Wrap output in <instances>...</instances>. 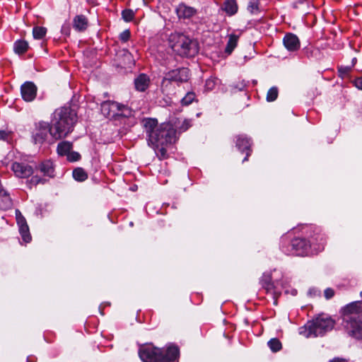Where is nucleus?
I'll list each match as a JSON object with an SVG mask.
<instances>
[{
	"label": "nucleus",
	"instance_id": "29",
	"mask_svg": "<svg viewBox=\"0 0 362 362\" xmlns=\"http://www.w3.org/2000/svg\"><path fill=\"white\" fill-rule=\"evenodd\" d=\"M259 0H250L247 5V10L251 13H255L259 12Z\"/></svg>",
	"mask_w": 362,
	"mask_h": 362
},
{
	"label": "nucleus",
	"instance_id": "35",
	"mask_svg": "<svg viewBox=\"0 0 362 362\" xmlns=\"http://www.w3.org/2000/svg\"><path fill=\"white\" fill-rule=\"evenodd\" d=\"M67 160L70 162H75L81 158V155L76 151H70L67 155Z\"/></svg>",
	"mask_w": 362,
	"mask_h": 362
},
{
	"label": "nucleus",
	"instance_id": "31",
	"mask_svg": "<svg viewBox=\"0 0 362 362\" xmlns=\"http://www.w3.org/2000/svg\"><path fill=\"white\" fill-rule=\"evenodd\" d=\"M195 99V94L192 92L187 93L185 96L181 100L182 105H189Z\"/></svg>",
	"mask_w": 362,
	"mask_h": 362
},
{
	"label": "nucleus",
	"instance_id": "20",
	"mask_svg": "<svg viewBox=\"0 0 362 362\" xmlns=\"http://www.w3.org/2000/svg\"><path fill=\"white\" fill-rule=\"evenodd\" d=\"M149 84H150V78L145 74H141L139 75L134 79L135 88L139 91H141V92L145 91L149 86Z\"/></svg>",
	"mask_w": 362,
	"mask_h": 362
},
{
	"label": "nucleus",
	"instance_id": "19",
	"mask_svg": "<svg viewBox=\"0 0 362 362\" xmlns=\"http://www.w3.org/2000/svg\"><path fill=\"white\" fill-rule=\"evenodd\" d=\"M88 25V21L84 15H77L73 19V27L78 32L85 31Z\"/></svg>",
	"mask_w": 362,
	"mask_h": 362
},
{
	"label": "nucleus",
	"instance_id": "3",
	"mask_svg": "<svg viewBox=\"0 0 362 362\" xmlns=\"http://www.w3.org/2000/svg\"><path fill=\"white\" fill-rule=\"evenodd\" d=\"M343 326L349 336L362 339V301L351 303L344 308Z\"/></svg>",
	"mask_w": 362,
	"mask_h": 362
},
{
	"label": "nucleus",
	"instance_id": "23",
	"mask_svg": "<svg viewBox=\"0 0 362 362\" xmlns=\"http://www.w3.org/2000/svg\"><path fill=\"white\" fill-rule=\"evenodd\" d=\"M240 35L232 33L228 35V41L225 48V52L230 54L238 45Z\"/></svg>",
	"mask_w": 362,
	"mask_h": 362
},
{
	"label": "nucleus",
	"instance_id": "18",
	"mask_svg": "<svg viewBox=\"0 0 362 362\" xmlns=\"http://www.w3.org/2000/svg\"><path fill=\"white\" fill-rule=\"evenodd\" d=\"M251 143L249 139L244 136H238L236 141V146L241 151H246V156L243 159V162L248 160V157L251 154L250 149Z\"/></svg>",
	"mask_w": 362,
	"mask_h": 362
},
{
	"label": "nucleus",
	"instance_id": "33",
	"mask_svg": "<svg viewBox=\"0 0 362 362\" xmlns=\"http://www.w3.org/2000/svg\"><path fill=\"white\" fill-rule=\"evenodd\" d=\"M12 134L11 131L0 130V140L9 142L12 139Z\"/></svg>",
	"mask_w": 362,
	"mask_h": 362
},
{
	"label": "nucleus",
	"instance_id": "32",
	"mask_svg": "<svg viewBox=\"0 0 362 362\" xmlns=\"http://www.w3.org/2000/svg\"><path fill=\"white\" fill-rule=\"evenodd\" d=\"M122 16L126 22H129L134 18V13L131 9H125L122 12Z\"/></svg>",
	"mask_w": 362,
	"mask_h": 362
},
{
	"label": "nucleus",
	"instance_id": "6",
	"mask_svg": "<svg viewBox=\"0 0 362 362\" xmlns=\"http://www.w3.org/2000/svg\"><path fill=\"white\" fill-rule=\"evenodd\" d=\"M168 43L173 51L180 57H191L198 52L197 42L181 33H171Z\"/></svg>",
	"mask_w": 362,
	"mask_h": 362
},
{
	"label": "nucleus",
	"instance_id": "1",
	"mask_svg": "<svg viewBox=\"0 0 362 362\" xmlns=\"http://www.w3.org/2000/svg\"><path fill=\"white\" fill-rule=\"evenodd\" d=\"M143 126L147 136L148 144L159 148L176 140V130L170 123L158 124L156 119L147 118L143 120Z\"/></svg>",
	"mask_w": 362,
	"mask_h": 362
},
{
	"label": "nucleus",
	"instance_id": "41",
	"mask_svg": "<svg viewBox=\"0 0 362 362\" xmlns=\"http://www.w3.org/2000/svg\"><path fill=\"white\" fill-rule=\"evenodd\" d=\"M324 294H325V297L327 299H330L331 298H332L334 296V291L332 288H327L325 290Z\"/></svg>",
	"mask_w": 362,
	"mask_h": 362
},
{
	"label": "nucleus",
	"instance_id": "25",
	"mask_svg": "<svg viewBox=\"0 0 362 362\" xmlns=\"http://www.w3.org/2000/svg\"><path fill=\"white\" fill-rule=\"evenodd\" d=\"M28 47V42L23 40H17L13 45V50L18 54H24Z\"/></svg>",
	"mask_w": 362,
	"mask_h": 362
},
{
	"label": "nucleus",
	"instance_id": "17",
	"mask_svg": "<svg viewBox=\"0 0 362 362\" xmlns=\"http://www.w3.org/2000/svg\"><path fill=\"white\" fill-rule=\"evenodd\" d=\"M176 13L179 18H189L193 16L196 13L197 10L189 6L185 3H180L175 8Z\"/></svg>",
	"mask_w": 362,
	"mask_h": 362
},
{
	"label": "nucleus",
	"instance_id": "12",
	"mask_svg": "<svg viewBox=\"0 0 362 362\" xmlns=\"http://www.w3.org/2000/svg\"><path fill=\"white\" fill-rule=\"evenodd\" d=\"M16 218L19 228V233L21 238L25 243H28L32 240L29 227L25 217L21 214L19 210L16 211Z\"/></svg>",
	"mask_w": 362,
	"mask_h": 362
},
{
	"label": "nucleus",
	"instance_id": "46",
	"mask_svg": "<svg viewBox=\"0 0 362 362\" xmlns=\"http://www.w3.org/2000/svg\"><path fill=\"white\" fill-rule=\"evenodd\" d=\"M356 61H357L356 58L354 57L352 59V64L350 66H351V68L355 65V64L356 63Z\"/></svg>",
	"mask_w": 362,
	"mask_h": 362
},
{
	"label": "nucleus",
	"instance_id": "40",
	"mask_svg": "<svg viewBox=\"0 0 362 362\" xmlns=\"http://www.w3.org/2000/svg\"><path fill=\"white\" fill-rule=\"evenodd\" d=\"M192 126L190 119H185L182 124L179 127L180 132H185Z\"/></svg>",
	"mask_w": 362,
	"mask_h": 362
},
{
	"label": "nucleus",
	"instance_id": "30",
	"mask_svg": "<svg viewBox=\"0 0 362 362\" xmlns=\"http://www.w3.org/2000/svg\"><path fill=\"white\" fill-rule=\"evenodd\" d=\"M278 88L276 87H272L269 89L267 94V100L268 102L274 101L278 97Z\"/></svg>",
	"mask_w": 362,
	"mask_h": 362
},
{
	"label": "nucleus",
	"instance_id": "13",
	"mask_svg": "<svg viewBox=\"0 0 362 362\" xmlns=\"http://www.w3.org/2000/svg\"><path fill=\"white\" fill-rule=\"evenodd\" d=\"M260 283L262 286L268 293H272L274 295L280 293V284L279 281L274 282L272 280V277L269 273L264 274Z\"/></svg>",
	"mask_w": 362,
	"mask_h": 362
},
{
	"label": "nucleus",
	"instance_id": "44",
	"mask_svg": "<svg viewBox=\"0 0 362 362\" xmlns=\"http://www.w3.org/2000/svg\"><path fill=\"white\" fill-rule=\"evenodd\" d=\"M62 33L66 35H69V25H63L62 28Z\"/></svg>",
	"mask_w": 362,
	"mask_h": 362
},
{
	"label": "nucleus",
	"instance_id": "11",
	"mask_svg": "<svg viewBox=\"0 0 362 362\" xmlns=\"http://www.w3.org/2000/svg\"><path fill=\"white\" fill-rule=\"evenodd\" d=\"M291 251L296 255H307L311 250V244L304 238H296L291 240Z\"/></svg>",
	"mask_w": 362,
	"mask_h": 362
},
{
	"label": "nucleus",
	"instance_id": "47",
	"mask_svg": "<svg viewBox=\"0 0 362 362\" xmlns=\"http://www.w3.org/2000/svg\"><path fill=\"white\" fill-rule=\"evenodd\" d=\"M296 290H293V292H292V294H293V295H296Z\"/></svg>",
	"mask_w": 362,
	"mask_h": 362
},
{
	"label": "nucleus",
	"instance_id": "38",
	"mask_svg": "<svg viewBox=\"0 0 362 362\" xmlns=\"http://www.w3.org/2000/svg\"><path fill=\"white\" fill-rule=\"evenodd\" d=\"M351 66H339L338 68L339 73L341 77L344 76L348 75L351 70Z\"/></svg>",
	"mask_w": 362,
	"mask_h": 362
},
{
	"label": "nucleus",
	"instance_id": "9",
	"mask_svg": "<svg viewBox=\"0 0 362 362\" xmlns=\"http://www.w3.org/2000/svg\"><path fill=\"white\" fill-rule=\"evenodd\" d=\"M54 129L52 124H49L45 122H39L35 124V128L33 132V139L36 144H43L49 134L52 136V133Z\"/></svg>",
	"mask_w": 362,
	"mask_h": 362
},
{
	"label": "nucleus",
	"instance_id": "16",
	"mask_svg": "<svg viewBox=\"0 0 362 362\" xmlns=\"http://www.w3.org/2000/svg\"><path fill=\"white\" fill-rule=\"evenodd\" d=\"M21 93L25 101L31 102L36 97L37 87L34 83L26 81L21 87Z\"/></svg>",
	"mask_w": 362,
	"mask_h": 362
},
{
	"label": "nucleus",
	"instance_id": "10",
	"mask_svg": "<svg viewBox=\"0 0 362 362\" xmlns=\"http://www.w3.org/2000/svg\"><path fill=\"white\" fill-rule=\"evenodd\" d=\"M308 238V242L311 244V248L313 247L315 251L324 250L327 239L320 228L310 227Z\"/></svg>",
	"mask_w": 362,
	"mask_h": 362
},
{
	"label": "nucleus",
	"instance_id": "15",
	"mask_svg": "<svg viewBox=\"0 0 362 362\" xmlns=\"http://www.w3.org/2000/svg\"><path fill=\"white\" fill-rule=\"evenodd\" d=\"M283 45L290 52L298 51L300 47V42L298 36L291 33H287L283 38Z\"/></svg>",
	"mask_w": 362,
	"mask_h": 362
},
{
	"label": "nucleus",
	"instance_id": "7",
	"mask_svg": "<svg viewBox=\"0 0 362 362\" xmlns=\"http://www.w3.org/2000/svg\"><path fill=\"white\" fill-rule=\"evenodd\" d=\"M100 110L106 117H128L130 115L129 108L115 101L107 100L101 103Z\"/></svg>",
	"mask_w": 362,
	"mask_h": 362
},
{
	"label": "nucleus",
	"instance_id": "28",
	"mask_svg": "<svg viewBox=\"0 0 362 362\" xmlns=\"http://www.w3.org/2000/svg\"><path fill=\"white\" fill-rule=\"evenodd\" d=\"M268 346L273 352H277L282 348L281 341L276 338H273L268 341Z\"/></svg>",
	"mask_w": 362,
	"mask_h": 362
},
{
	"label": "nucleus",
	"instance_id": "37",
	"mask_svg": "<svg viewBox=\"0 0 362 362\" xmlns=\"http://www.w3.org/2000/svg\"><path fill=\"white\" fill-rule=\"evenodd\" d=\"M216 79L215 78H209L205 81V90H212L216 84Z\"/></svg>",
	"mask_w": 362,
	"mask_h": 362
},
{
	"label": "nucleus",
	"instance_id": "42",
	"mask_svg": "<svg viewBox=\"0 0 362 362\" xmlns=\"http://www.w3.org/2000/svg\"><path fill=\"white\" fill-rule=\"evenodd\" d=\"M30 182L31 184L37 185V184L41 183V182L44 183V180L40 178L37 176H33L30 179Z\"/></svg>",
	"mask_w": 362,
	"mask_h": 362
},
{
	"label": "nucleus",
	"instance_id": "2",
	"mask_svg": "<svg viewBox=\"0 0 362 362\" xmlns=\"http://www.w3.org/2000/svg\"><path fill=\"white\" fill-rule=\"evenodd\" d=\"M77 122L76 112L70 107H62L53 113L51 124L54 129L52 137L54 139H60L70 134Z\"/></svg>",
	"mask_w": 362,
	"mask_h": 362
},
{
	"label": "nucleus",
	"instance_id": "4",
	"mask_svg": "<svg viewBox=\"0 0 362 362\" xmlns=\"http://www.w3.org/2000/svg\"><path fill=\"white\" fill-rule=\"evenodd\" d=\"M177 346L171 345L165 350L150 346L140 348L139 355L143 362H171L179 356Z\"/></svg>",
	"mask_w": 362,
	"mask_h": 362
},
{
	"label": "nucleus",
	"instance_id": "22",
	"mask_svg": "<svg viewBox=\"0 0 362 362\" xmlns=\"http://www.w3.org/2000/svg\"><path fill=\"white\" fill-rule=\"evenodd\" d=\"M222 9L228 16H233L238 11V4L235 0H226L223 4Z\"/></svg>",
	"mask_w": 362,
	"mask_h": 362
},
{
	"label": "nucleus",
	"instance_id": "24",
	"mask_svg": "<svg viewBox=\"0 0 362 362\" xmlns=\"http://www.w3.org/2000/svg\"><path fill=\"white\" fill-rule=\"evenodd\" d=\"M72 146V143L70 141H62L57 145V153L60 156H66L71 150Z\"/></svg>",
	"mask_w": 362,
	"mask_h": 362
},
{
	"label": "nucleus",
	"instance_id": "14",
	"mask_svg": "<svg viewBox=\"0 0 362 362\" xmlns=\"http://www.w3.org/2000/svg\"><path fill=\"white\" fill-rule=\"evenodd\" d=\"M11 169L15 175L20 178H26L33 173L32 166L27 163L14 162L12 164Z\"/></svg>",
	"mask_w": 362,
	"mask_h": 362
},
{
	"label": "nucleus",
	"instance_id": "27",
	"mask_svg": "<svg viewBox=\"0 0 362 362\" xmlns=\"http://www.w3.org/2000/svg\"><path fill=\"white\" fill-rule=\"evenodd\" d=\"M47 33V28L42 26H35L33 29V35L35 40L43 39Z\"/></svg>",
	"mask_w": 362,
	"mask_h": 362
},
{
	"label": "nucleus",
	"instance_id": "8",
	"mask_svg": "<svg viewBox=\"0 0 362 362\" xmlns=\"http://www.w3.org/2000/svg\"><path fill=\"white\" fill-rule=\"evenodd\" d=\"M189 78V71L187 68L182 67L171 70L165 74L162 80L163 87L167 86L170 83H175L177 86L187 82Z\"/></svg>",
	"mask_w": 362,
	"mask_h": 362
},
{
	"label": "nucleus",
	"instance_id": "5",
	"mask_svg": "<svg viewBox=\"0 0 362 362\" xmlns=\"http://www.w3.org/2000/svg\"><path fill=\"white\" fill-rule=\"evenodd\" d=\"M334 326V321L330 317L320 315L300 327L299 334L306 338L321 337L331 331Z\"/></svg>",
	"mask_w": 362,
	"mask_h": 362
},
{
	"label": "nucleus",
	"instance_id": "34",
	"mask_svg": "<svg viewBox=\"0 0 362 362\" xmlns=\"http://www.w3.org/2000/svg\"><path fill=\"white\" fill-rule=\"evenodd\" d=\"M318 52V49H314L312 47H307L304 49V53L308 58L315 57Z\"/></svg>",
	"mask_w": 362,
	"mask_h": 362
},
{
	"label": "nucleus",
	"instance_id": "48",
	"mask_svg": "<svg viewBox=\"0 0 362 362\" xmlns=\"http://www.w3.org/2000/svg\"><path fill=\"white\" fill-rule=\"evenodd\" d=\"M202 113H198L197 114V117H199L201 115Z\"/></svg>",
	"mask_w": 362,
	"mask_h": 362
},
{
	"label": "nucleus",
	"instance_id": "21",
	"mask_svg": "<svg viewBox=\"0 0 362 362\" xmlns=\"http://www.w3.org/2000/svg\"><path fill=\"white\" fill-rule=\"evenodd\" d=\"M38 169L42 173H43L44 175L48 176L49 177H53L54 176V166L50 160H45L42 162L39 165Z\"/></svg>",
	"mask_w": 362,
	"mask_h": 362
},
{
	"label": "nucleus",
	"instance_id": "36",
	"mask_svg": "<svg viewBox=\"0 0 362 362\" xmlns=\"http://www.w3.org/2000/svg\"><path fill=\"white\" fill-rule=\"evenodd\" d=\"M131 36L129 30H125L119 34V38L122 42H127Z\"/></svg>",
	"mask_w": 362,
	"mask_h": 362
},
{
	"label": "nucleus",
	"instance_id": "26",
	"mask_svg": "<svg viewBox=\"0 0 362 362\" xmlns=\"http://www.w3.org/2000/svg\"><path fill=\"white\" fill-rule=\"evenodd\" d=\"M73 177L78 182L85 181L88 178V174L82 168H76L73 170Z\"/></svg>",
	"mask_w": 362,
	"mask_h": 362
},
{
	"label": "nucleus",
	"instance_id": "45",
	"mask_svg": "<svg viewBox=\"0 0 362 362\" xmlns=\"http://www.w3.org/2000/svg\"><path fill=\"white\" fill-rule=\"evenodd\" d=\"M330 362H346L344 359H341V358H334L332 361H330Z\"/></svg>",
	"mask_w": 362,
	"mask_h": 362
},
{
	"label": "nucleus",
	"instance_id": "43",
	"mask_svg": "<svg viewBox=\"0 0 362 362\" xmlns=\"http://www.w3.org/2000/svg\"><path fill=\"white\" fill-rule=\"evenodd\" d=\"M354 85L357 88L362 90V77L356 78L354 81Z\"/></svg>",
	"mask_w": 362,
	"mask_h": 362
},
{
	"label": "nucleus",
	"instance_id": "39",
	"mask_svg": "<svg viewBox=\"0 0 362 362\" xmlns=\"http://www.w3.org/2000/svg\"><path fill=\"white\" fill-rule=\"evenodd\" d=\"M160 146V148H158L157 151V156L160 160L165 159L167 158V150L163 147V146Z\"/></svg>",
	"mask_w": 362,
	"mask_h": 362
}]
</instances>
